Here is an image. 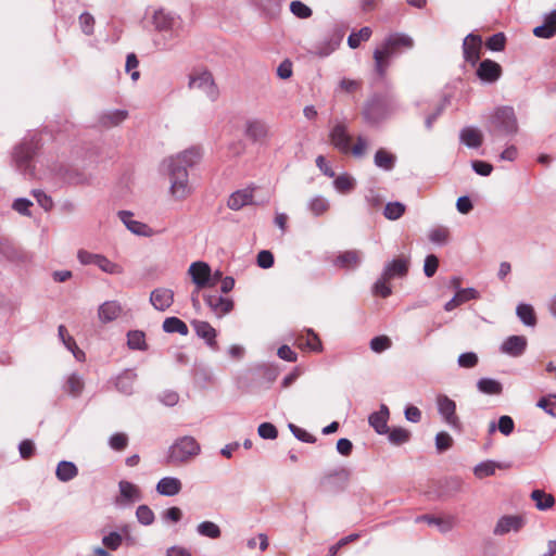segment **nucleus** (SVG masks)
Wrapping results in <instances>:
<instances>
[{
    "label": "nucleus",
    "instance_id": "f257e3e1",
    "mask_svg": "<svg viewBox=\"0 0 556 556\" xmlns=\"http://www.w3.org/2000/svg\"><path fill=\"white\" fill-rule=\"evenodd\" d=\"M200 160V150L190 148L164 162L169 179V193L175 200H184L192 193L188 169L198 164Z\"/></svg>",
    "mask_w": 556,
    "mask_h": 556
},
{
    "label": "nucleus",
    "instance_id": "f03ea898",
    "mask_svg": "<svg viewBox=\"0 0 556 556\" xmlns=\"http://www.w3.org/2000/svg\"><path fill=\"white\" fill-rule=\"evenodd\" d=\"M484 126L493 141L513 138L519 130L516 112L510 105H502L492 110L486 116Z\"/></svg>",
    "mask_w": 556,
    "mask_h": 556
},
{
    "label": "nucleus",
    "instance_id": "7ed1b4c3",
    "mask_svg": "<svg viewBox=\"0 0 556 556\" xmlns=\"http://www.w3.org/2000/svg\"><path fill=\"white\" fill-rule=\"evenodd\" d=\"M414 47V40L410 36L403 33H394L389 35L380 49L374 51L375 71L380 76L386 75L389 66V59L401 53L404 50H409Z\"/></svg>",
    "mask_w": 556,
    "mask_h": 556
},
{
    "label": "nucleus",
    "instance_id": "20e7f679",
    "mask_svg": "<svg viewBox=\"0 0 556 556\" xmlns=\"http://www.w3.org/2000/svg\"><path fill=\"white\" fill-rule=\"evenodd\" d=\"M399 110L397 101L387 94H375L364 105L363 118L370 127H378L395 114Z\"/></svg>",
    "mask_w": 556,
    "mask_h": 556
},
{
    "label": "nucleus",
    "instance_id": "39448f33",
    "mask_svg": "<svg viewBox=\"0 0 556 556\" xmlns=\"http://www.w3.org/2000/svg\"><path fill=\"white\" fill-rule=\"evenodd\" d=\"M201 453V445L191 435L177 438L168 447L166 463L180 466L190 463Z\"/></svg>",
    "mask_w": 556,
    "mask_h": 556
},
{
    "label": "nucleus",
    "instance_id": "423d86ee",
    "mask_svg": "<svg viewBox=\"0 0 556 556\" xmlns=\"http://www.w3.org/2000/svg\"><path fill=\"white\" fill-rule=\"evenodd\" d=\"M38 150V142L31 139H24L14 148L13 161L16 168L24 175L34 176L33 160Z\"/></svg>",
    "mask_w": 556,
    "mask_h": 556
},
{
    "label": "nucleus",
    "instance_id": "0eeeda50",
    "mask_svg": "<svg viewBox=\"0 0 556 556\" xmlns=\"http://www.w3.org/2000/svg\"><path fill=\"white\" fill-rule=\"evenodd\" d=\"M153 25L155 30L169 34V38L174 39L179 36L181 20L178 15L164 10H157L153 14Z\"/></svg>",
    "mask_w": 556,
    "mask_h": 556
},
{
    "label": "nucleus",
    "instance_id": "6e6552de",
    "mask_svg": "<svg viewBox=\"0 0 556 556\" xmlns=\"http://www.w3.org/2000/svg\"><path fill=\"white\" fill-rule=\"evenodd\" d=\"M437 408L438 413L442 417L443 421L452 429L460 431L462 422L456 414V403L445 394H439L437 396Z\"/></svg>",
    "mask_w": 556,
    "mask_h": 556
},
{
    "label": "nucleus",
    "instance_id": "1a4fd4ad",
    "mask_svg": "<svg viewBox=\"0 0 556 556\" xmlns=\"http://www.w3.org/2000/svg\"><path fill=\"white\" fill-rule=\"evenodd\" d=\"M329 139L334 149L341 153L350 152L351 136L349 134V125L345 121H334L330 131Z\"/></svg>",
    "mask_w": 556,
    "mask_h": 556
},
{
    "label": "nucleus",
    "instance_id": "9d476101",
    "mask_svg": "<svg viewBox=\"0 0 556 556\" xmlns=\"http://www.w3.org/2000/svg\"><path fill=\"white\" fill-rule=\"evenodd\" d=\"M189 88L201 90L211 101H215L219 96L213 75L207 71L190 76Z\"/></svg>",
    "mask_w": 556,
    "mask_h": 556
},
{
    "label": "nucleus",
    "instance_id": "9b49d317",
    "mask_svg": "<svg viewBox=\"0 0 556 556\" xmlns=\"http://www.w3.org/2000/svg\"><path fill=\"white\" fill-rule=\"evenodd\" d=\"M118 489L119 495L114 500V505L116 507L126 508L142 498L139 488L132 482L121 480L118 482Z\"/></svg>",
    "mask_w": 556,
    "mask_h": 556
},
{
    "label": "nucleus",
    "instance_id": "f8f14e48",
    "mask_svg": "<svg viewBox=\"0 0 556 556\" xmlns=\"http://www.w3.org/2000/svg\"><path fill=\"white\" fill-rule=\"evenodd\" d=\"M203 300L211 312L218 318L229 314L235 306L232 299L217 293H203Z\"/></svg>",
    "mask_w": 556,
    "mask_h": 556
},
{
    "label": "nucleus",
    "instance_id": "ddd939ff",
    "mask_svg": "<svg viewBox=\"0 0 556 556\" xmlns=\"http://www.w3.org/2000/svg\"><path fill=\"white\" fill-rule=\"evenodd\" d=\"M192 282L198 287V290L208 288L211 282V267L207 263L202 261L193 262L188 269Z\"/></svg>",
    "mask_w": 556,
    "mask_h": 556
},
{
    "label": "nucleus",
    "instance_id": "4468645a",
    "mask_svg": "<svg viewBox=\"0 0 556 556\" xmlns=\"http://www.w3.org/2000/svg\"><path fill=\"white\" fill-rule=\"evenodd\" d=\"M244 135L253 142H264L269 137L267 123L260 118H249L244 125Z\"/></svg>",
    "mask_w": 556,
    "mask_h": 556
},
{
    "label": "nucleus",
    "instance_id": "2eb2a0df",
    "mask_svg": "<svg viewBox=\"0 0 556 556\" xmlns=\"http://www.w3.org/2000/svg\"><path fill=\"white\" fill-rule=\"evenodd\" d=\"M410 260L408 256H401L387 262L383 266L382 274L384 278H403L407 275Z\"/></svg>",
    "mask_w": 556,
    "mask_h": 556
},
{
    "label": "nucleus",
    "instance_id": "dca6fc26",
    "mask_svg": "<svg viewBox=\"0 0 556 556\" xmlns=\"http://www.w3.org/2000/svg\"><path fill=\"white\" fill-rule=\"evenodd\" d=\"M343 36V31L338 27H334L332 29L331 35L315 47L314 53L319 58H326L330 55L339 48V46L342 42Z\"/></svg>",
    "mask_w": 556,
    "mask_h": 556
},
{
    "label": "nucleus",
    "instance_id": "f3484780",
    "mask_svg": "<svg viewBox=\"0 0 556 556\" xmlns=\"http://www.w3.org/2000/svg\"><path fill=\"white\" fill-rule=\"evenodd\" d=\"M150 303L159 312H165L174 303V291L168 288H155L150 293Z\"/></svg>",
    "mask_w": 556,
    "mask_h": 556
},
{
    "label": "nucleus",
    "instance_id": "a211bd4d",
    "mask_svg": "<svg viewBox=\"0 0 556 556\" xmlns=\"http://www.w3.org/2000/svg\"><path fill=\"white\" fill-rule=\"evenodd\" d=\"M132 216L134 214L130 211L118 212L119 219L130 232L142 237H151L153 235L152 228L144 223L132 219Z\"/></svg>",
    "mask_w": 556,
    "mask_h": 556
},
{
    "label": "nucleus",
    "instance_id": "6ab92c4d",
    "mask_svg": "<svg viewBox=\"0 0 556 556\" xmlns=\"http://www.w3.org/2000/svg\"><path fill=\"white\" fill-rule=\"evenodd\" d=\"M502 75V67L495 61L490 59L483 60L477 70V76L485 83H495Z\"/></svg>",
    "mask_w": 556,
    "mask_h": 556
},
{
    "label": "nucleus",
    "instance_id": "aec40b11",
    "mask_svg": "<svg viewBox=\"0 0 556 556\" xmlns=\"http://www.w3.org/2000/svg\"><path fill=\"white\" fill-rule=\"evenodd\" d=\"M527 348V339L523 336H510L506 338L500 346L503 354L518 357L521 356Z\"/></svg>",
    "mask_w": 556,
    "mask_h": 556
},
{
    "label": "nucleus",
    "instance_id": "412c9836",
    "mask_svg": "<svg viewBox=\"0 0 556 556\" xmlns=\"http://www.w3.org/2000/svg\"><path fill=\"white\" fill-rule=\"evenodd\" d=\"M523 518L520 516L506 515L498 519L493 533L504 535L509 532H518L523 527Z\"/></svg>",
    "mask_w": 556,
    "mask_h": 556
},
{
    "label": "nucleus",
    "instance_id": "4be33fe9",
    "mask_svg": "<svg viewBox=\"0 0 556 556\" xmlns=\"http://www.w3.org/2000/svg\"><path fill=\"white\" fill-rule=\"evenodd\" d=\"M191 325L199 338L203 339L211 349L218 350L216 342L217 332L215 328L210 325V323L204 320H193Z\"/></svg>",
    "mask_w": 556,
    "mask_h": 556
},
{
    "label": "nucleus",
    "instance_id": "5701e85b",
    "mask_svg": "<svg viewBox=\"0 0 556 556\" xmlns=\"http://www.w3.org/2000/svg\"><path fill=\"white\" fill-rule=\"evenodd\" d=\"M390 410L386 404H381L379 410L368 416L369 425L378 434H387L389 432L388 420Z\"/></svg>",
    "mask_w": 556,
    "mask_h": 556
},
{
    "label": "nucleus",
    "instance_id": "b1692460",
    "mask_svg": "<svg viewBox=\"0 0 556 556\" xmlns=\"http://www.w3.org/2000/svg\"><path fill=\"white\" fill-rule=\"evenodd\" d=\"M480 46L481 38L473 34L467 35L463 41L464 58L467 62L471 63L472 65L476 64V62L480 58Z\"/></svg>",
    "mask_w": 556,
    "mask_h": 556
},
{
    "label": "nucleus",
    "instance_id": "393cba45",
    "mask_svg": "<svg viewBox=\"0 0 556 556\" xmlns=\"http://www.w3.org/2000/svg\"><path fill=\"white\" fill-rule=\"evenodd\" d=\"M556 34V10L546 13L543 24L533 28V35L538 38L549 39Z\"/></svg>",
    "mask_w": 556,
    "mask_h": 556
},
{
    "label": "nucleus",
    "instance_id": "a878e982",
    "mask_svg": "<svg viewBox=\"0 0 556 556\" xmlns=\"http://www.w3.org/2000/svg\"><path fill=\"white\" fill-rule=\"evenodd\" d=\"M459 142L469 149H478L483 142V135L478 128L466 126L459 131Z\"/></svg>",
    "mask_w": 556,
    "mask_h": 556
},
{
    "label": "nucleus",
    "instance_id": "bb28decb",
    "mask_svg": "<svg viewBox=\"0 0 556 556\" xmlns=\"http://www.w3.org/2000/svg\"><path fill=\"white\" fill-rule=\"evenodd\" d=\"M128 117V111L126 110H108L100 113L98 117V123L102 127L111 128L118 126Z\"/></svg>",
    "mask_w": 556,
    "mask_h": 556
},
{
    "label": "nucleus",
    "instance_id": "cd10ccee",
    "mask_svg": "<svg viewBox=\"0 0 556 556\" xmlns=\"http://www.w3.org/2000/svg\"><path fill=\"white\" fill-rule=\"evenodd\" d=\"M253 204V189L245 188L230 194L227 205L232 211H238L245 205Z\"/></svg>",
    "mask_w": 556,
    "mask_h": 556
},
{
    "label": "nucleus",
    "instance_id": "c85d7f7f",
    "mask_svg": "<svg viewBox=\"0 0 556 556\" xmlns=\"http://www.w3.org/2000/svg\"><path fill=\"white\" fill-rule=\"evenodd\" d=\"M137 377L135 369H125L116 377V389L125 395H131L134 393V386Z\"/></svg>",
    "mask_w": 556,
    "mask_h": 556
},
{
    "label": "nucleus",
    "instance_id": "c756f323",
    "mask_svg": "<svg viewBox=\"0 0 556 556\" xmlns=\"http://www.w3.org/2000/svg\"><path fill=\"white\" fill-rule=\"evenodd\" d=\"M122 311V305L117 301H106L99 306L98 316L103 324H108L117 319Z\"/></svg>",
    "mask_w": 556,
    "mask_h": 556
},
{
    "label": "nucleus",
    "instance_id": "7c9ffc66",
    "mask_svg": "<svg viewBox=\"0 0 556 556\" xmlns=\"http://www.w3.org/2000/svg\"><path fill=\"white\" fill-rule=\"evenodd\" d=\"M182 484L178 478L164 477L156 484V492L163 496H175L181 491Z\"/></svg>",
    "mask_w": 556,
    "mask_h": 556
},
{
    "label": "nucleus",
    "instance_id": "2f4dec72",
    "mask_svg": "<svg viewBox=\"0 0 556 556\" xmlns=\"http://www.w3.org/2000/svg\"><path fill=\"white\" fill-rule=\"evenodd\" d=\"M85 381L78 372H72L65 377L63 390L73 397H79L84 391Z\"/></svg>",
    "mask_w": 556,
    "mask_h": 556
},
{
    "label": "nucleus",
    "instance_id": "473e14b6",
    "mask_svg": "<svg viewBox=\"0 0 556 556\" xmlns=\"http://www.w3.org/2000/svg\"><path fill=\"white\" fill-rule=\"evenodd\" d=\"M479 298V292L473 288L459 289L455 295L445 303L444 309L447 312L453 311L458 305Z\"/></svg>",
    "mask_w": 556,
    "mask_h": 556
},
{
    "label": "nucleus",
    "instance_id": "72a5a7b5",
    "mask_svg": "<svg viewBox=\"0 0 556 556\" xmlns=\"http://www.w3.org/2000/svg\"><path fill=\"white\" fill-rule=\"evenodd\" d=\"M374 164L384 172H391L395 167L396 155L384 148H380L374 155Z\"/></svg>",
    "mask_w": 556,
    "mask_h": 556
},
{
    "label": "nucleus",
    "instance_id": "f704fd0d",
    "mask_svg": "<svg viewBox=\"0 0 556 556\" xmlns=\"http://www.w3.org/2000/svg\"><path fill=\"white\" fill-rule=\"evenodd\" d=\"M361 253L358 251L351 250L338 255L333 264L341 268L354 269L361 264Z\"/></svg>",
    "mask_w": 556,
    "mask_h": 556
},
{
    "label": "nucleus",
    "instance_id": "c9c22d12",
    "mask_svg": "<svg viewBox=\"0 0 556 556\" xmlns=\"http://www.w3.org/2000/svg\"><path fill=\"white\" fill-rule=\"evenodd\" d=\"M78 475V468L73 462L61 460L55 469L56 478L62 482H68Z\"/></svg>",
    "mask_w": 556,
    "mask_h": 556
},
{
    "label": "nucleus",
    "instance_id": "e433bc0d",
    "mask_svg": "<svg viewBox=\"0 0 556 556\" xmlns=\"http://www.w3.org/2000/svg\"><path fill=\"white\" fill-rule=\"evenodd\" d=\"M477 389L486 395H500L503 392L502 383L493 378H481L477 381Z\"/></svg>",
    "mask_w": 556,
    "mask_h": 556
},
{
    "label": "nucleus",
    "instance_id": "4c0bfd02",
    "mask_svg": "<svg viewBox=\"0 0 556 556\" xmlns=\"http://www.w3.org/2000/svg\"><path fill=\"white\" fill-rule=\"evenodd\" d=\"M127 346L132 351H147L148 343L146 341V333L141 330H129L126 334Z\"/></svg>",
    "mask_w": 556,
    "mask_h": 556
},
{
    "label": "nucleus",
    "instance_id": "58836bf2",
    "mask_svg": "<svg viewBox=\"0 0 556 556\" xmlns=\"http://www.w3.org/2000/svg\"><path fill=\"white\" fill-rule=\"evenodd\" d=\"M162 328L166 333H179L181 336H187L189 333L187 324L178 317L165 318Z\"/></svg>",
    "mask_w": 556,
    "mask_h": 556
},
{
    "label": "nucleus",
    "instance_id": "ea45409f",
    "mask_svg": "<svg viewBox=\"0 0 556 556\" xmlns=\"http://www.w3.org/2000/svg\"><path fill=\"white\" fill-rule=\"evenodd\" d=\"M516 315L525 326L534 327L536 325L535 313L532 305L530 304H518L516 307Z\"/></svg>",
    "mask_w": 556,
    "mask_h": 556
},
{
    "label": "nucleus",
    "instance_id": "a19ab883",
    "mask_svg": "<svg viewBox=\"0 0 556 556\" xmlns=\"http://www.w3.org/2000/svg\"><path fill=\"white\" fill-rule=\"evenodd\" d=\"M197 532L201 536L208 539H218L222 534V530L218 525L213 521H202L197 526Z\"/></svg>",
    "mask_w": 556,
    "mask_h": 556
},
{
    "label": "nucleus",
    "instance_id": "79ce46f5",
    "mask_svg": "<svg viewBox=\"0 0 556 556\" xmlns=\"http://www.w3.org/2000/svg\"><path fill=\"white\" fill-rule=\"evenodd\" d=\"M420 521H425L428 525L439 527L440 531L443 533L451 531L454 526L452 519L444 520V519H441V518H438V517H434L431 515L418 516L416 518V522H420Z\"/></svg>",
    "mask_w": 556,
    "mask_h": 556
},
{
    "label": "nucleus",
    "instance_id": "37998d69",
    "mask_svg": "<svg viewBox=\"0 0 556 556\" xmlns=\"http://www.w3.org/2000/svg\"><path fill=\"white\" fill-rule=\"evenodd\" d=\"M531 498L535 503V507L539 510H546L554 505V497L552 494H547L542 490H534L531 493Z\"/></svg>",
    "mask_w": 556,
    "mask_h": 556
},
{
    "label": "nucleus",
    "instance_id": "c03bdc74",
    "mask_svg": "<svg viewBox=\"0 0 556 556\" xmlns=\"http://www.w3.org/2000/svg\"><path fill=\"white\" fill-rule=\"evenodd\" d=\"M333 187L340 193H348L355 187V179L349 174L344 173L333 177Z\"/></svg>",
    "mask_w": 556,
    "mask_h": 556
},
{
    "label": "nucleus",
    "instance_id": "a18cd8bd",
    "mask_svg": "<svg viewBox=\"0 0 556 556\" xmlns=\"http://www.w3.org/2000/svg\"><path fill=\"white\" fill-rule=\"evenodd\" d=\"M329 206V201L323 195H315L307 203V208L314 216L323 215L328 211Z\"/></svg>",
    "mask_w": 556,
    "mask_h": 556
},
{
    "label": "nucleus",
    "instance_id": "49530a36",
    "mask_svg": "<svg viewBox=\"0 0 556 556\" xmlns=\"http://www.w3.org/2000/svg\"><path fill=\"white\" fill-rule=\"evenodd\" d=\"M405 213V205L402 202H389L384 206L383 215L389 220H396Z\"/></svg>",
    "mask_w": 556,
    "mask_h": 556
},
{
    "label": "nucleus",
    "instance_id": "de8ad7c7",
    "mask_svg": "<svg viewBox=\"0 0 556 556\" xmlns=\"http://www.w3.org/2000/svg\"><path fill=\"white\" fill-rule=\"evenodd\" d=\"M388 440L390 443L394 445H402L409 441L410 439V432L404 428L397 427L393 429H389Z\"/></svg>",
    "mask_w": 556,
    "mask_h": 556
},
{
    "label": "nucleus",
    "instance_id": "09e8293b",
    "mask_svg": "<svg viewBox=\"0 0 556 556\" xmlns=\"http://www.w3.org/2000/svg\"><path fill=\"white\" fill-rule=\"evenodd\" d=\"M372 31L369 27L365 26L361 28L357 33H352L348 37V45L351 49H356L359 47L362 41L369 40Z\"/></svg>",
    "mask_w": 556,
    "mask_h": 556
},
{
    "label": "nucleus",
    "instance_id": "8fccbe9b",
    "mask_svg": "<svg viewBox=\"0 0 556 556\" xmlns=\"http://www.w3.org/2000/svg\"><path fill=\"white\" fill-rule=\"evenodd\" d=\"M500 467V465L497 463H495L494 460H485V462H481L479 463L475 469H473V472L476 475V477L478 478H485V477H490L492 475L495 473V470Z\"/></svg>",
    "mask_w": 556,
    "mask_h": 556
},
{
    "label": "nucleus",
    "instance_id": "3c124183",
    "mask_svg": "<svg viewBox=\"0 0 556 556\" xmlns=\"http://www.w3.org/2000/svg\"><path fill=\"white\" fill-rule=\"evenodd\" d=\"M448 236L450 231L446 227L438 226L429 231L428 238L432 243L443 245L448 241Z\"/></svg>",
    "mask_w": 556,
    "mask_h": 556
},
{
    "label": "nucleus",
    "instance_id": "603ef678",
    "mask_svg": "<svg viewBox=\"0 0 556 556\" xmlns=\"http://www.w3.org/2000/svg\"><path fill=\"white\" fill-rule=\"evenodd\" d=\"M96 266L99 267L102 271L110 274V275H121L124 271V269L121 265L110 261L106 256H104L102 254L100 256L99 262L96 264Z\"/></svg>",
    "mask_w": 556,
    "mask_h": 556
},
{
    "label": "nucleus",
    "instance_id": "864d4df0",
    "mask_svg": "<svg viewBox=\"0 0 556 556\" xmlns=\"http://www.w3.org/2000/svg\"><path fill=\"white\" fill-rule=\"evenodd\" d=\"M392 346V341L387 336L374 337L369 342V348L375 353H383Z\"/></svg>",
    "mask_w": 556,
    "mask_h": 556
},
{
    "label": "nucleus",
    "instance_id": "5fc2aeb1",
    "mask_svg": "<svg viewBox=\"0 0 556 556\" xmlns=\"http://www.w3.org/2000/svg\"><path fill=\"white\" fill-rule=\"evenodd\" d=\"M136 518L142 526H150L154 522L155 516L148 505H139L136 509Z\"/></svg>",
    "mask_w": 556,
    "mask_h": 556
},
{
    "label": "nucleus",
    "instance_id": "6e6d98bb",
    "mask_svg": "<svg viewBox=\"0 0 556 556\" xmlns=\"http://www.w3.org/2000/svg\"><path fill=\"white\" fill-rule=\"evenodd\" d=\"M368 146V138L359 135L356 138V143L353 147L350 146V152L355 159H363L366 155Z\"/></svg>",
    "mask_w": 556,
    "mask_h": 556
},
{
    "label": "nucleus",
    "instance_id": "4d7b16f0",
    "mask_svg": "<svg viewBox=\"0 0 556 556\" xmlns=\"http://www.w3.org/2000/svg\"><path fill=\"white\" fill-rule=\"evenodd\" d=\"M536 406L541 409H543L546 414L549 416L556 418V395L551 394L548 396L541 397Z\"/></svg>",
    "mask_w": 556,
    "mask_h": 556
},
{
    "label": "nucleus",
    "instance_id": "13d9d810",
    "mask_svg": "<svg viewBox=\"0 0 556 556\" xmlns=\"http://www.w3.org/2000/svg\"><path fill=\"white\" fill-rule=\"evenodd\" d=\"M388 280H391L390 278H384L383 274L381 273L380 278L377 279V281L372 286V292L376 295H380L381 298L386 299L391 295L392 289L387 283Z\"/></svg>",
    "mask_w": 556,
    "mask_h": 556
},
{
    "label": "nucleus",
    "instance_id": "bf43d9fd",
    "mask_svg": "<svg viewBox=\"0 0 556 556\" xmlns=\"http://www.w3.org/2000/svg\"><path fill=\"white\" fill-rule=\"evenodd\" d=\"M479 363V357L475 352L462 353L457 358V365L460 368L471 369L475 368Z\"/></svg>",
    "mask_w": 556,
    "mask_h": 556
},
{
    "label": "nucleus",
    "instance_id": "052dcab7",
    "mask_svg": "<svg viewBox=\"0 0 556 556\" xmlns=\"http://www.w3.org/2000/svg\"><path fill=\"white\" fill-rule=\"evenodd\" d=\"M123 543V536L116 531H112L102 538V544L110 551H117Z\"/></svg>",
    "mask_w": 556,
    "mask_h": 556
},
{
    "label": "nucleus",
    "instance_id": "680f3d73",
    "mask_svg": "<svg viewBox=\"0 0 556 556\" xmlns=\"http://www.w3.org/2000/svg\"><path fill=\"white\" fill-rule=\"evenodd\" d=\"M290 11L299 18H308L313 14L312 9L299 0H294L290 3Z\"/></svg>",
    "mask_w": 556,
    "mask_h": 556
},
{
    "label": "nucleus",
    "instance_id": "e2e57ef3",
    "mask_svg": "<svg viewBox=\"0 0 556 556\" xmlns=\"http://www.w3.org/2000/svg\"><path fill=\"white\" fill-rule=\"evenodd\" d=\"M33 197L36 199L37 203L46 211L49 212L53 207V200L50 195H48L43 190L41 189H33L31 190Z\"/></svg>",
    "mask_w": 556,
    "mask_h": 556
},
{
    "label": "nucleus",
    "instance_id": "0e129e2a",
    "mask_svg": "<svg viewBox=\"0 0 556 556\" xmlns=\"http://www.w3.org/2000/svg\"><path fill=\"white\" fill-rule=\"evenodd\" d=\"M288 428L299 441L304 442V443H315L316 442V438L313 434L308 433L305 429H302V428L295 426L294 424H289Z\"/></svg>",
    "mask_w": 556,
    "mask_h": 556
},
{
    "label": "nucleus",
    "instance_id": "69168bd1",
    "mask_svg": "<svg viewBox=\"0 0 556 556\" xmlns=\"http://www.w3.org/2000/svg\"><path fill=\"white\" fill-rule=\"evenodd\" d=\"M258 435L265 440H275L278 437L277 428L270 422H263L257 428Z\"/></svg>",
    "mask_w": 556,
    "mask_h": 556
},
{
    "label": "nucleus",
    "instance_id": "338daca9",
    "mask_svg": "<svg viewBox=\"0 0 556 556\" xmlns=\"http://www.w3.org/2000/svg\"><path fill=\"white\" fill-rule=\"evenodd\" d=\"M79 25L85 35H92L94 27V17L90 13L84 12L79 15Z\"/></svg>",
    "mask_w": 556,
    "mask_h": 556
},
{
    "label": "nucleus",
    "instance_id": "774afa93",
    "mask_svg": "<svg viewBox=\"0 0 556 556\" xmlns=\"http://www.w3.org/2000/svg\"><path fill=\"white\" fill-rule=\"evenodd\" d=\"M506 38L503 33L492 35L488 41L486 47L492 51H502L505 48Z\"/></svg>",
    "mask_w": 556,
    "mask_h": 556
}]
</instances>
